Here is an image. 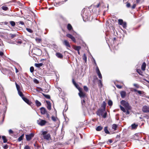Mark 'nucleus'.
Wrapping results in <instances>:
<instances>
[{
  "mask_svg": "<svg viewBox=\"0 0 149 149\" xmlns=\"http://www.w3.org/2000/svg\"><path fill=\"white\" fill-rule=\"evenodd\" d=\"M18 23H19V24H20L22 25H24V22L22 21H20Z\"/></svg>",
  "mask_w": 149,
  "mask_h": 149,
  "instance_id": "50",
  "label": "nucleus"
},
{
  "mask_svg": "<svg viewBox=\"0 0 149 149\" xmlns=\"http://www.w3.org/2000/svg\"><path fill=\"white\" fill-rule=\"evenodd\" d=\"M3 54V53L2 52H0V56H2Z\"/></svg>",
  "mask_w": 149,
  "mask_h": 149,
  "instance_id": "60",
  "label": "nucleus"
},
{
  "mask_svg": "<svg viewBox=\"0 0 149 149\" xmlns=\"http://www.w3.org/2000/svg\"><path fill=\"white\" fill-rule=\"evenodd\" d=\"M123 22H123V21L122 19H118V24L119 25H122L123 24H122L123 23Z\"/></svg>",
  "mask_w": 149,
  "mask_h": 149,
  "instance_id": "31",
  "label": "nucleus"
},
{
  "mask_svg": "<svg viewBox=\"0 0 149 149\" xmlns=\"http://www.w3.org/2000/svg\"><path fill=\"white\" fill-rule=\"evenodd\" d=\"M142 110L144 113H149V107L144 106L143 107Z\"/></svg>",
  "mask_w": 149,
  "mask_h": 149,
  "instance_id": "8",
  "label": "nucleus"
},
{
  "mask_svg": "<svg viewBox=\"0 0 149 149\" xmlns=\"http://www.w3.org/2000/svg\"><path fill=\"white\" fill-rule=\"evenodd\" d=\"M52 120L54 121H56L57 118L56 117H55L54 116H52Z\"/></svg>",
  "mask_w": 149,
  "mask_h": 149,
  "instance_id": "38",
  "label": "nucleus"
},
{
  "mask_svg": "<svg viewBox=\"0 0 149 149\" xmlns=\"http://www.w3.org/2000/svg\"><path fill=\"white\" fill-rule=\"evenodd\" d=\"M81 47L80 46H74V49L76 50L77 51H79Z\"/></svg>",
  "mask_w": 149,
  "mask_h": 149,
  "instance_id": "23",
  "label": "nucleus"
},
{
  "mask_svg": "<svg viewBox=\"0 0 149 149\" xmlns=\"http://www.w3.org/2000/svg\"><path fill=\"white\" fill-rule=\"evenodd\" d=\"M138 93L139 94H142V92L140 91H137Z\"/></svg>",
  "mask_w": 149,
  "mask_h": 149,
  "instance_id": "58",
  "label": "nucleus"
},
{
  "mask_svg": "<svg viewBox=\"0 0 149 149\" xmlns=\"http://www.w3.org/2000/svg\"><path fill=\"white\" fill-rule=\"evenodd\" d=\"M96 72L98 75V77L100 79H102V76L99 70V69L97 66L96 68Z\"/></svg>",
  "mask_w": 149,
  "mask_h": 149,
  "instance_id": "9",
  "label": "nucleus"
},
{
  "mask_svg": "<svg viewBox=\"0 0 149 149\" xmlns=\"http://www.w3.org/2000/svg\"><path fill=\"white\" fill-rule=\"evenodd\" d=\"M46 114L47 117L48 118V119H49L50 118V116H49V114L47 113H46Z\"/></svg>",
  "mask_w": 149,
  "mask_h": 149,
  "instance_id": "51",
  "label": "nucleus"
},
{
  "mask_svg": "<svg viewBox=\"0 0 149 149\" xmlns=\"http://www.w3.org/2000/svg\"><path fill=\"white\" fill-rule=\"evenodd\" d=\"M113 104L111 100H109L108 102V104L109 105L111 106Z\"/></svg>",
  "mask_w": 149,
  "mask_h": 149,
  "instance_id": "40",
  "label": "nucleus"
},
{
  "mask_svg": "<svg viewBox=\"0 0 149 149\" xmlns=\"http://www.w3.org/2000/svg\"><path fill=\"white\" fill-rule=\"evenodd\" d=\"M17 44H21L22 43V42L21 41H18L17 42Z\"/></svg>",
  "mask_w": 149,
  "mask_h": 149,
  "instance_id": "62",
  "label": "nucleus"
},
{
  "mask_svg": "<svg viewBox=\"0 0 149 149\" xmlns=\"http://www.w3.org/2000/svg\"><path fill=\"white\" fill-rule=\"evenodd\" d=\"M43 65V64L42 63H35V65L36 67L37 68H39L41 66H42Z\"/></svg>",
  "mask_w": 149,
  "mask_h": 149,
  "instance_id": "25",
  "label": "nucleus"
},
{
  "mask_svg": "<svg viewBox=\"0 0 149 149\" xmlns=\"http://www.w3.org/2000/svg\"><path fill=\"white\" fill-rule=\"evenodd\" d=\"M140 0H136V3H139Z\"/></svg>",
  "mask_w": 149,
  "mask_h": 149,
  "instance_id": "63",
  "label": "nucleus"
},
{
  "mask_svg": "<svg viewBox=\"0 0 149 149\" xmlns=\"http://www.w3.org/2000/svg\"><path fill=\"white\" fill-rule=\"evenodd\" d=\"M99 84H100L101 86H102V83L101 80H99Z\"/></svg>",
  "mask_w": 149,
  "mask_h": 149,
  "instance_id": "54",
  "label": "nucleus"
},
{
  "mask_svg": "<svg viewBox=\"0 0 149 149\" xmlns=\"http://www.w3.org/2000/svg\"><path fill=\"white\" fill-rule=\"evenodd\" d=\"M123 24L122 25L123 26V27L124 28H126L127 27V23L125 22H124L122 24Z\"/></svg>",
  "mask_w": 149,
  "mask_h": 149,
  "instance_id": "37",
  "label": "nucleus"
},
{
  "mask_svg": "<svg viewBox=\"0 0 149 149\" xmlns=\"http://www.w3.org/2000/svg\"><path fill=\"white\" fill-rule=\"evenodd\" d=\"M84 88L85 91L86 92L88 91V87L86 86H84Z\"/></svg>",
  "mask_w": 149,
  "mask_h": 149,
  "instance_id": "42",
  "label": "nucleus"
},
{
  "mask_svg": "<svg viewBox=\"0 0 149 149\" xmlns=\"http://www.w3.org/2000/svg\"><path fill=\"white\" fill-rule=\"evenodd\" d=\"M63 44L66 47H70V46L69 44V42L66 40H64L63 42Z\"/></svg>",
  "mask_w": 149,
  "mask_h": 149,
  "instance_id": "15",
  "label": "nucleus"
},
{
  "mask_svg": "<svg viewBox=\"0 0 149 149\" xmlns=\"http://www.w3.org/2000/svg\"><path fill=\"white\" fill-rule=\"evenodd\" d=\"M120 94L122 98H124L126 95V93L124 91H122L121 92Z\"/></svg>",
  "mask_w": 149,
  "mask_h": 149,
  "instance_id": "16",
  "label": "nucleus"
},
{
  "mask_svg": "<svg viewBox=\"0 0 149 149\" xmlns=\"http://www.w3.org/2000/svg\"><path fill=\"white\" fill-rule=\"evenodd\" d=\"M2 139L3 140V142L4 143H6L7 141V140L5 136H2Z\"/></svg>",
  "mask_w": 149,
  "mask_h": 149,
  "instance_id": "35",
  "label": "nucleus"
},
{
  "mask_svg": "<svg viewBox=\"0 0 149 149\" xmlns=\"http://www.w3.org/2000/svg\"><path fill=\"white\" fill-rule=\"evenodd\" d=\"M116 86L118 88H122V86L120 85H117Z\"/></svg>",
  "mask_w": 149,
  "mask_h": 149,
  "instance_id": "49",
  "label": "nucleus"
},
{
  "mask_svg": "<svg viewBox=\"0 0 149 149\" xmlns=\"http://www.w3.org/2000/svg\"><path fill=\"white\" fill-rule=\"evenodd\" d=\"M56 56L58 58L62 59L63 57V55L61 53L59 52H57L56 54Z\"/></svg>",
  "mask_w": 149,
  "mask_h": 149,
  "instance_id": "13",
  "label": "nucleus"
},
{
  "mask_svg": "<svg viewBox=\"0 0 149 149\" xmlns=\"http://www.w3.org/2000/svg\"><path fill=\"white\" fill-rule=\"evenodd\" d=\"M85 10V9H84L82 10L81 11V15L83 18V20L84 21H86V20L89 19V15L87 13H84V12Z\"/></svg>",
  "mask_w": 149,
  "mask_h": 149,
  "instance_id": "2",
  "label": "nucleus"
},
{
  "mask_svg": "<svg viewBox=\"0 0 149 149\" xmlns=\"http://www.w3.org/2000/svg\"><path fill=\"white\" fill-rule=\"evenodd\" d=\"M24 149H30V148L29 146H26L25 147Z\"/></svg>",
  "mask_w": 149,
  "mask_h": 149,
  "instance_id": "56",
  "label": "nucleus"
},
{
  "mask_svg": "<svg viewBox=\"0 0 149 149\" xmlns=\"http://www.w3.org/2000/svg\"><path fill=\"white\" fill-rule=\"evenodd\" d=\"M83 59L86 62L87 61V57H86V56L85 54H84L83 55Z\"/></svg>",
  "mask_w": 149,
  "mask_h": 149,
  "instance_id": "32",
  "label": "nucleus"
},
{
  "mask_svg": "<svg viewBox=\"0 0 149 149\" xmlns=\"http://www.w3.org/2000/svg\"><path fill=\"white\" fill-rule=\"evenodd\" d=\"M112 141L111 139H109L108 142H107L108 144H109V143H112Z\"/></svg>",
  "mask_w": 149,
  "mask_h": 149,
  "instance_id": "48",
  "label": "nucleus"
},
{
  "mask_svg": "<svg viewBox=\"0 0 149 149\" xmlns=\"http://www.w3.org/2000/svg\"><path fill=\"white\" fill-rule=\"evenodd\" d=\"M108 128L107 127H106L104 128V130L105 132L107 134H109L110 133L108 131L107 129Z\"/></svg>",
  "mask_w": 149,
  "mask_h": 149,
  "instance_id": "27",
  "label": "nucleus"
},
{
  "mask_svg": "<svg viewBox=\"0 0 149 149\" xmlns=\"http://www.w3.org/2000/svg\"><path fill=\"white\" fill-rule=\"evenodd\" d=\"M105 110H103L102 109H99L96 112V114L97 115L100 116H102L103 115V113L105 111Z\"/></svg>",
  "mask_w": 149,
  "mask_h": 149,
  "instance_id": "6",
  "label": "nucleus"
},
{
  "mask_svg": "<svg viewBox=\"0 0 149 149\" xmlns=\"http://www.w3.org/2000/svg\"><path fill=\"white\" fill-rule=\"evenodd\" d=\"M85 101L84 100H82L81 101V103L83 105L85 103Z\"/></svg>",
  "mask_w": 149,
  "mask_h": 149,
  "instance_id": "53",
  "label": "nucleus"
},
{
  "mask_svg": "<svg viewBox=\"0 0 149 149\" xmlns=\"http://www.w3.org/2000/svg\"><path fill=\"white\" fill-rule=\"evenodd\" d=\"M26 30L29 33H32L33 32V31L31 29L29 28H26Z\"/></svg>",
  "mask_w": 149,
  "mask_h": 149,
  "instance_id": "41",
  "label": "nucleus"
},
{
  "mask_svg": "<svg viewBox=\"0 0 149 149\" xmlns=\"http://www.w3.org/2000/svg\"><path fill=\"white\" fill-rule=\"evenodd\" d=\"M14 68L16 70V72L17 73V72H18V70L17 69L16 67H15L14 66Z\"/></svg>",
  "mask_w": 149,
  "mask_h": 149,
  "instance_id": "61",
  "label": "nucleus"
},
{
  "mask_svg": "<svg viewBox=\"0 0 149 149\" xmlns=\"http://www.w3.org/2000/svg\"><path fill=\"white\" fill-rule=\"evenodd\" d=\"M18 93L19 95L22 97H24V95L20 91V90L18 91Z\"/></svg>",
  "mask_w": 149,
  "mask_h": 149,
  "instance_id": "29",
  "label": "nucleus"
},
{
  "mask_svg": "<svg viewBox=\"0 0 149 149\" xmlns=\"http://www.w3.org/2000/svg\"><path fill=\"white\" fill-rule=\"evenodd\" d=\"M136 6V4H134L132 7V9H133L135 8Z\"/></svg>",
  "mask_w": 149,
  "mask_h": 149,
  "instance_id": "46",
  "label": "nucleus"
},
{
  "mask_svg": "<svg viewBox=\"0 0 149 149\" xmlns=\"http://www.w3.org/2000/svg\"><path fill=\"white\" fill-rule=\"evenodd\" d=\"M3 148L4 149H6L8 148V146L7 145L4 146H3Z\"/></svg>",
  "mask_w": 149,
  "mask_h": 149,
  "instance_id": "52",
  "label": "nucleus"
},
{
  "mask_svg": "<svg viewBox=\"0 0 149 149\" xmlns=\"http://www.w3.org/2000/svg\"><path fill=\"white\" fill-rule=\"evenodd\" d=\"M103 128V127L101 126H98L96 128V130L97 131H100Z\"/></svg>",
  "mask_w": 149,
  "mask_h": 149,
  "instance_id": "30",
  "label": "nucleus"
},
{
  "mask_svg": "<svg viewBox=\"0 0 149 149\" xmlns=\"http://www.w3.org/2000/svg\"><path fill=\"white\" fill-rule=\"evenodd\" d=\"M40 112L41 114L44 115L47 113L46 109L43 107H42L40 108Z\"/></svg>",
  "mask_w": 149,
  "mask_h": 149,
  "instance_id": "11",
  "label": "nucleus"
},
{
  "mask_svg": "<svg viewBox=\"0 0 149 149\" xmlns=\"http://www.w3.org/2000/svg\"><path fill=\"white\" fill-rule=\"evenodd\" d=\"M46 102L47 104V109L49 110H51V103L49 101H46Z\"/></svg>",
  "mask_w": 149,
  "mask_h": 149,
  "instance_id": "14",
  "label": "nucleus"
},
{
  "mask_svg": "<svg viewBox=\"0 0 149 149\" xmlns=\"http://www.w3.org/2000/svg\"><path fill=\"white\" fill-rule=\"evenodd\" d=\"M17 36H18V35L17 34H10V37L11 38H13L17 37Z\"/></svg>",
  "mask_w": 149,
  "mask_h": 149,
  "instance_id": "24",
  "label": "nucleus"
},
{
  "mask_svg": "<svg viewBox=\"0 0 149 149\" xmlns=\"http://www.w3.org/2000/svg\"><path fill=\"white\" fill-rule=\"evenodd\" d=\"M107 113L105 111L103 113V115L102 117H103L104 118H105L107 117Z\"/></svg>",
  "mask_w": 149,
  "mask_h": 149,
  "instance_id": "39",
  "label": "nucleus"
},
{
  "mask_svg": "<svg viewBox=\"0 0 149 149\" xmlns=\"http://www.w3.org/2000/svg\"><path fill=\"white\" fill-rule=\"evenodd\" d=\"M13 134V135L15 134L14 132L11 130H10V134Z\"/></svg>",
  "mask_w": 149,
  "mask_h": 149,
  "instance_id": "45",
  "label": "nucleus"
},
{
  "mask_svg": "<svg viewBox=\"0 0 149 149\" xmlns=\"http://www.w3.org/2000/svg\"><path fill=\"white\" fill-rule=\"evenodd\" d=\"M146 64L145 62H143L141 66V69L143 71H144L145 70L146 68Z\"/></svg>",
  "mask_w": 149,
  "mask_h": 149,
  "instance_id": "17",
  "label": "nucleus"
},
{
  "mask_svg": "<svg viewBox=\"0 0 149 149\" xmlns=\"http://www.w3.org/2000/svg\"><path fill=\"white\" fill-rule=\"evenodd\" d=\"M47 122L45 120L40 119L37 120L38 124L41 126L44 125Z\"/></svg>",
  "mask_w": 149,
  "mask_h": 149,
  "instance_id": "5",
  "label": "nucleus"
},
{
  "mask_svg": "<svg viewBox=\"0 0 149 149\" xmlns=\"http://www.w3.org/2000/svg\"><path fill=\"white\" fill-rule=\"evenodd\" d=\"M72 82L73 83V84H74V85H77V84L74 81L73 79L72 80Z\"/></svg>",
  "mask_w": 149,
  "mask_h": 149,
  "instance_id": "57",
  "label": "nucleus"
},
{
  "mask_svg": "<svg viewBox=\"0 0 149 149\" xmlns=\"http://www.w3.org/2000/svg\"><path fill=\"white\" fill-rule=\"evenodd\" d=\"M22 99L26 103L29 105H30L31 104L32 102L30 101L28 99L25 97H22Z\"/></svg>",
  "mask_w": 149,
  "mask_h": 149,
  "instance_id": "12",
  "label": "nucleus"
},
{
  "mask_svg": "<svg viewBox=\"0 0 149 149\" xmlns=\"http://www.w3.org/2000/svg\"><path fill=\"white\" fill-rule=\"evenodd\" d=\"M66 36L70 38L74 42H76V39L75 38L71 35L70 34H67L66 35Z\"/></svg>",
  "mask_w": 149,
  "mask_h": 149,
  "instance_id": "10",
  "label": "nucleus"
},
{
  "mask_svg": "<svg viewBox=\"0 0 149 149\" xmlns=\"http://www.w3.org/2000/svg\"><path fill=\"white\" fill-rule=\"evenodd\" d=\"M43 95L47 99H49L50 98V97L49 95H46L44 94H43Z\"/></svg>",
  "mask_w": 149,
  "mask_h": 149,
  "instance_id": "36",
  "label": "nucleus"
},
{
  "mask_svg": "<svg viewBox=\"0 0 149 149\" xmlns=\"http://www.w3.org/2000/svg\"><path fill=\"white\" fill-rule=\"evenodd\" d=\"M106 105V103L104 101L103 102V103H102V106L104 109V110L105 109Z\"/></svg>",
  "mask_w": 149,
  "mask_h": 149,
  "instance_id": "33",
  "label": "nucleus"
},
{
  "mask_svg": "<svg viewBox=\"0 0 149 149\" xmlns=\"http://www.w3.org/2000/svg\"><path fill=\"white\" fill-rule=\"evenodd\" d=\"M13 2H15V0H12V1H10V3H11Z\"/></svg>",
  "mask_w": 149,
  "mask_h": 149,
  "instance_id": "64",
  "label": "nucleus"
},
{
  "mask_svg": "<svg viewBox=\"0 0 149 149\" xmlns=\"http://www.w3.org/2000/svg\"><path fill=\"white\" fill-rule=\"evenodd\" d=\"M120 104L125 107L124 108L121 105L120 106V109L123 112L125 113L126 115H128L130 113L129 110H131V107L129 105L128 103L124 100H122L120 102Z\"/></svg>",
  "mask_w": 149,
  "mask_h": 149,
  "instance_id": "1",
  "label": "nucleus"
},
{
  "mask_svg": "<svg viewBox=\"0 0 149 149\" xmlns=\"http://www.w3.org/2000/svg\"><path fill=\"white\" fill-rule=\"evenodd\" d=\"M79 90V88H81L79 86V85L77 84V85H74Z\"/></svg>",
  "mask_w": 149,
  "mask_h": 149,
  "instance_id": "55",
  "label": "nucleus"
},
{
  "mask_svg": "<svg viewBox=\"0 0 149 149\" xmlns=\"http://www.w3.org/2000/svg\"><path fill=\"white\" fill-rule=\"evenodd\" d=\"M117 127V125L116 124H114L112 125V128L114 131H115L116 130Z\"/></svg>",
  "mask_w": 149,
  "mask_h": 149,
  "instance_id": "26",
  "label": "nucleus"
},
{
  "mask_svg": "<svg viewBox=\"0 0 149 149\" xmlns=\"http://www.w3.org/2000/svg\"><path fill=\"white\" fill-rule=\"evenodd\" d=\"M138 125L137 124H136L135 123L133 124L132 125L131 127H132V129H135L138 126Z\"/></svg>",
  "mask_w": 149,
  "mask_h": 149,
  "instance_id": "19",
  "label": "nucleus"
},
{
  "mask_svg": "<svg viewBox=\"0 0 149 149\" xmlns=\"http://www.w3.org/2000/svg\"><path fill=\"white\" fill-rule=\"evenodd\" d=\"M67 28L69 31H70L72 29V28L71 25L70 24H68L67 26Z\"/></svg>",
  "mask_w": 149,
  "mask_h": 149,
  "instance_id": "28",
  "label": "nucleus"
},
{
  "mask_svg": "<svg viewBox=\"0 0 149 149\" xmlns=\"http://www.w3.org/2000/svg\"><path fill=\"white\" fill-rule=\"evenodd\" d=\"M4 10H8V8L5 5L2 6L1 8Z\"/></svg>",
  "mask_w": 149,
  "mask_h": 149,
  "instance_id": "21",
  "label": "nucleus"
},
{
  "mask_svg": "<svg viewBox=\"0 0 149 149\" xmlns=\"http://www.w3.org/2000/svg\"><path fill=\"white\" fill-rule=\"evenodd\" d=\"M36 50L38 51L39 53L40 54H41L42 53V51L39 48H37L36 49Z\"/></svg>",
  "mask_w": 149,
  "mask_h": 149,
  "instance_id": "44",
  "label": "nucleus"
},
{
  "mask_svg": "<svg viewBox=\"0 0 149 149\" xmlns=\"http://www.w3.org/2000/svg\"><path fill=\"white\" fill-rule=\"evenodd\" d=\"M130 3H127V4H126V6L127 7V8H129L130 7Z\"/></svg>",
  "mask_w": 149,
  "mask_h": 149,
  "instance_id": "47",
  "label": "nucleus"
},
{
  "mask_svg": "<svg viewBox=\"0 0 149 149\" xmlns=\"http://www.w3.org/2000/svg\"><path fill=\"white\" fill-rule=\"evenodd\" d=\"M34 136V134L33 133H31L29 134H26V140L27 141H30Z\"/></svg>",
  "mask_w": 149,
  "mask_h": 149,
  "instance_id": "7",
  "label": "nucleus"
},
{
  "mask_svg": "<svg viewBox=\"0 0 149 149\" xmlns=\"http://www.w3.org/2000/svg\"><path fill=\"white\" fill-rule=\"evenodd\" d=\"M34 68L32 66L30 67V71L31 72H33L34 71Z\"/></svg>",
  "mask_w": 149,
  "mask_h": 149,
  "instance_id": "43",
  "label": "nucleus"
},
{
  "mask_svg": "<svg viewBox=\"0 0 149 149\" xmlns=\"http://www.w3.org/2000/svg\"><path fill=\"white\" fill-rule=\"evenodd\" d=\"M15 85L17 91H18L20 90V86L18 85L17 84L16 82H15Z\"/></svg>",
  "mask_w": 149,
  "mask_h": 149,
  "instance_id": "34",
  "label": "nucleus"
},
{
  "mask_svg": "<svg viewBox=\"0 0 149 149\" xmlns=\"http://www.w3.org/2000/svg\"><path fill=\"white\" fill-rule=\"evenodd\" d=\"M79 95L81 98H84L86 96V93L84 92H83L81 90V88H79Z\"/></svg>",
  "mask_w": 149,
  "mask_h": 149,
  "instance_id": "4",
  "label": "nucleus"
},
{
  "mask_svg": "<svg viewBox=\"0 0 149 149\" xmlns=\"http://www.w3.org/2000/svg\"><path fill=\"white\" fill-rule=\"evenodd\" d=\"M42 135H43L44 138L47 140H49L50 138V134H48L47 131H42Z\"/></svg>",
  "mask_w": 149,
  "mask_h": 149,
  "instance_id": "3",
  "label": "nucleus"
},
{
  "mask_svg": "<svg viewBox=\"0 0 149 149\" xmlns=\"http://www.w3.org/2000/svg\"><path fill=\"white\" fill-rule=\"evenodd\" d=\"M35 103L37 107H39L41 105V104L40 102L38 100H36L35 101Z\"/></svg>",
  "mask_w": 149,
  "mask_h": 149,
  "instance_id": "20",
  "label": "nucleus"
},
{
  "mask_svg": "<svg viewBox=\"0 0 149 149\" xmlns=\"http://www.w3.org/2000/svg\"><path fill=\"white\" fill-rule=\"evenodd\" d=\"M10 24H11V25L13 26V28L14 29H13V31H15L16 30V29L15 28V27H14V26L15 25V22L13 21H10Z\"/></svg>",
  "mask_w": 149,
  "mask_h": 149,
  "instance_id": "18",
  "label": "nucleus"
},
{
  "mask_svg": "<svg viewBox=\"0 0 149 149\" xmlns=\"http://www.w3.org/2000/svg\"><path fill=\"white\" fill-rule=\"evenodd\" d=\"M134 86H135V87H136L137 88H138L139 87V86H138V85L137 84H134Z\"/></svg>",
  "mask_w": 149,
  "mask_h": 149,
  "instance_id": "59",
  "label": "nucleus"
},
{
  "mask_svg": "<svg viewBox=\"0 0 149 149\" xmlns=\"http://www.w3.org/2000/svg\"><path fill=\"white\" fill-rule=\"evenodd\" d=\"M24 134H22L18 139L17 141L19 142L21 141L23 139V138L24 137Z\"/></svg>",
  "mask_w": 149,
  "mask_h": 149,
  "instance_id": "22",
  "label": "nucleus"
}]
</instances>
